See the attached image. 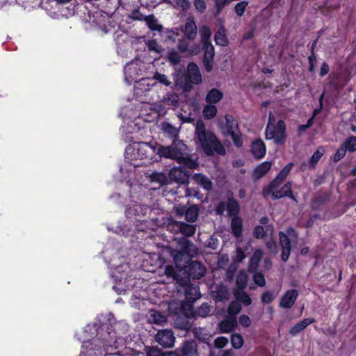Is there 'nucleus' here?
<instances>
[{"instance_id": "0eeeda50", "label": "nucleus", "mask_w": 356, "mask_h": 356, "mask_svg": "<svg viewBox=\"0 0 356 356\" xmlns=\"http://www.w3.org/2000/svg\"><path fill=\"white\" fill-rule=\"evenodd\" d=\"M155 340L163 348H168L174 346L175 337L172 330L163 329L158 331Z\"/></svg>"}, {"instance_id": "37998d69", "label": "nucleus", "mask_w": 356, "mask_h": 356, "mask_svg": "<svg viewBox=\"0 0 356 356\" xmlns=\"http://www.w3.org/2000/svg\"><path fill=\"white\" fill-rule=\"evenodd\" d=\"M230 3V0H214L215 11L213 16L216 17L223 10V8Z\"/></svg>"}, {"instance_id": "dca6fc26", "label": "nucleus", "mask_w": 356, "mask_h": 356, "mask_svg": "<svg viewBox=\"0 0 356 356\" xmlns=\"http://www.w3.org/2000/svg\"><path fill=\"white\" fill-rule=\"evenodd\" d=\"M175 352H177L179 356H197V344L194 341H185Z\"/></svg>"}, {"instance_id": "b1692460", "label": "nucleus", "mask_w": 356, "mask_h": 356, "mask_svg": "<svg viewBox=\"0 0 356 356\" xmlns=\"http://www.w3.org/2000/svg\"><path fill=\"white\" fill-rule=\"evenodd\" d=\"M185 37L190 40H193L197 35V26L194 19H188L184 26L183 30Z\"/></svg>"}, {"instance_id": "7ed1b4c3", "label": "nucleus", "mask_w": 356, "mask_h": 356, "mask_svg": "<svg viewBox=\"0 0 356 356\" xmlns=\"http://www.w3.org/2000/svg\"><path fill=\"white\" fill-rule=\"evenodd\" d=\"M225 126L222 133L226 136H230L236 147H241L243 145L242 135L238 128V120L232 115L227 114L225 116Z\"/></svg>"}, {"instance_id": "5701e85b", "label": "nucleus", "mask_w": 356, "mask_h": 356, "mask_svg": "<svg viewBox=\"0 0 356 356\" xmlns=\"http://www.w3.org/2000/svg\"><path fill=\"white\" fill-rule=\"evenodd\" d=\"M226 29L221 24L214 35V40L216 45L227 47L229 44V40L226 34Z\"/></svg>"}, {"instance_id": "393cba45", "label": "nucleus", "mask_w": 356, "mask_h": 356, "mask_svg": "<svg viewBox=\"0 0 356 356\" xmlns=\"http://www.w3.org/2000/svg\"><path fill=\"white\" fill-rule=\"evenodd\" d=\"M232 233L235 237H241L243 234V220L241 217H232L231 220Z\"/></svg>"}, {"instance_id": "6e6552de", "label": "nucleus", "mask_w": 356, "mask_h": 356, "mask_svg": "<svg viewBox=\"0 0 356 356\" xmlns=\"http://www.w3.org/2000/svg\"><path fill=\"white\" fill-rule=\"evenodd\" d=\"M170 254L173 257L175 265L178 270H183L193 257L191 254H187L177 250H172Z\"/></svg>"}, {"instance_id": "052dcab7", "label": "nucleus", "mask_w": 356, "mask_h": 356, "mask_svg": "<svg viewBox=\"0 0 356 356\" xmlns=\"http://www.w3.org/2000/svg\"><path fill=\"white\" fill-rule=\"evenodd\" d=\"M146 17L138 9L134 10L130 15L131 19L138 21H145Z\"/></svg>"}, {"instance_id": "f704fd0d", "label": "nucleus", "mask_w": 356, "mask_h": 356, "mask_svg": "<svg viewBox=\"0 0 356 356\" xmlns=\"http://www.w3.org/2000/svg\"><path fill=\"white\" fill-rule=\"evenodd\" d=\"M325 152V149L323 147L320 146L317 148V149L314 152L312 156H311L309 164V167L312 168H314L317 165L318 162L320 161L321 157L323 156Z\"/></svg>"}, {"instance_id": "c756f323", "label": "nucleus", "mask_w": 356, "mask_h": 356, "mask_svg": "<svg viewBox=\"0 0 356 356\" xmlns=\"http://www.w3.org/2000/svg\"><path fill=\"white\" fill-rule=\"evenodd\" d=\"M223 97V93L217 88L210 90L206 96L205 101L208 104H216Z\"/></svg>"}, {"instance_id": "8fccbe9b", "label": "nucleus", "mask_w": 356, "mask_h": 356, "mask_svg": "<svg viewBox=\"0 0 356 356\" xmlns=\"http://www.w3.org/2000/svg\"><path fill=\"white\" fill-rule=\"evenodd\" d=\"M275 298L273 292L266 291L261 296V301L263 304H269L274 300Z\"/></svg>"}, {"instance_id": "cd10ccee", "label": "nucleus", "mask_w": 356, "mask_h": 356, "mask_svg": "<svg viewBox=\"0 0 356 356\" xmlns=\"http://www.w3.org/2000/svg\"><path fill=\"white\" fill-rule=\"evenodd\" d=\"M262 258H263V252L261 250L257 249L253 252V254L252 255V257L250 258L249 266H248L249 270L250 272H254V271L257 270V269L259 266V264L260 261H261Z\"/></svg>"}, {"instance_id": "c9c22d12", "label": "nucleus", "mask_w": 356, "mask_h": 356, "mask_svg": "<svg viewBox=\"0 0 356 356\" xmlns=\"http://www.w3.org/2000/svg\"><path fill=\"white\" fill-rule=\"evenodd\" d=\"M202 114L204 119L211 120L217 114V107L211 104H207L203 108Z\"/></svg>"}, {"instance_id": "473e14b6", "label": "nucleus", "mask_w": 356, "mask_h": 356, "mask_svg": "<svg viewBox=\"0 0 356 356\" xmlns=\"http://www.w3.org/2000/svg\"><path fill=\"white\" fill-rule=\"evenodd\" d=\"M184 213L185 220L188 222H194L197 219L199 209L197 205L193 204L188 207Z\"/></svg>"}, {"instance_id": "4be33fe9", "label": "nucleus", "mask_w": 356, "mask_h": 356, "mask_svg": "<svg viewBox=\"0 0 356 356\" xmlns=\"http://www.w3.org/2000/svg\"><path fill=\"white\" fill-rule=\"evenodd\" d=\"M315 322L316 320L314 318H304L291 327L289 330V334L292 336H296L298 334L304 330L307 326Z\"/></svg>"}, {"instance_id": "9d476101", "label": "nucleus", "mask_w": 356, "mask_h": 356, "mask_svg": "<svg viewBox=\"0 0 356 356\" xmlns=\"http://www.w3.org/2000/svg\"><path fill=\"white\" fill-rule=\"evenodd\" d=\"M280 245L282 248L281 258L283 261H286L291 252V243L288 235L283 232H279Z\"/></svg>"}, {"instance_id": "774afa93", "label": "nucleus", "mask_w": 356, "mask_h": 356, "mask_svg": "<svg viewBox=\"0 0 356 356\" xmlns=\"http://www.w3.org/2000/svg\"><path fill=\"white\" fill-rule=\"evenodd\" d=\"M330 72V66L327 63L324 61L321 65L319 70V76L321 77H324L326 76Z\"/></svg>"}, {"instance_id": "ea45409f", "label": "nucleus", "mask_w": 356, "mask_h": 356, "mask_svg": "<svg viewBox=\"0 0 356 356\" xmlns=\"http://www.w3.org/2000/svg\"><path fill=\"white\" fill-rule=\"evenodd\" d=\"M230 341H231L232 346L234 349L241 348L244 343V340H243L242 335L238 333H233L231 335Z\"/></svg>"}, {"instance_id": "c03bdc74", "label": "nucleus", "mask_w": 356, "mask_h": 356, "mask_svg": "<svg viewBox=\"0 0 356 356\" xmlns=\"http://www.w3.org/2000/svg\"><path fill=\"white\" fill-rule=\"evenodd\" d=\"M181 224V221H177L172 218L168 219L167 223V230L170 231L172 233H179L180 232L179 225Z\"/></svg>"}, {"instance_id": "2f4dec72", "label": "nucleus", "mask_w": 356, "mask_h": 356, "mask_svg": "<svg viewBox=\"0 0 356 356\" xmlns=\"http://www.w3.org/2000/svg\"><path fill=\"white\" fill-rule=\"evenodd\" d=\"M179 225V233L184 236V237H191L196 232L197 226L195 225L188 224L181 221V224Z\"/></svg>"}, {"instance_id": "0e129e2a", "label": "nucleus", "mask_w": 356, "mask_h": 356, "mask_svg": "<svg viewBox=\"0 0 356 356\" xmlns=\"http://www.w3.org/2000/svg\"><path fill=\"white\" fill-rule=\"evenodd\" d=\"M239 323L245 327H248L251 325V320L248 315L242 314L238 318Z\"/></svg>"}, {"instance_id": "423d86ee", "label": "nucleus", "mask_w": 356, "mask_h": 356, "mask_svg": "<svg viewBox=\"0 0 356 356\" xmlns=\"http://www.w3.org/2000/svg\"><path fill=\"white\" fill-rule=\"evenodd\" d=\"M286 125L283 120H280L275 126H267L266 129V138L267 140H273L277 145H282L285 142L286 138Z\"/></svg>"}, {"instance_id": "4468645a", "label": "nucleus", "mask_w": 356, "mask_h": 356, "mask_svg": "<svg viewBox=\"0 0 356 356\" xmlns=\"http://www.w3.org/2000/svg\"><path fill=\"white\" fill-rule=\"evenodd\" d=\"M250 152L253 157L257 160L263 159L266 154L264 142L259 138L252 143Z\"/></svg>"}, {"instance_id": "f257e3e1", "label": "nucleus", "mask_w": 356, "mask_h": 356, "mask_svg": "<svg viewBox=\"0 0 356 356\" xmlns=\"http://www.w3.org/2000/svg\"><path fill=\"white\" fill-rule=\"evenodd\" d=\"M163 131L172 139V143L170 146H163L154 143L155 146L151 143H143L145 146L150 147L153 152H156L160 157L171 159L176 160L178 163L182 165L183 167L195 169L197 166V163L193 161L187 153L188 147L183 141L177 139L179 131L168 122H164L162 124Z\"/></svg>"}, {"instance_id": "603ef678", "label": "nucleus", "mask_w": 356, "mask_h": 356, "mask_svg": "<svg viewBox=\"0 0 356 356\" xmlns=\"http://www.w3.org/2000/svg\"><path fill=\"white\" fill-rule=\"evenodd\" d=\"M253 281L259 286H264L266 285L264 275L261 272L254 273L253 275Z\"/></svg>"}, {"instance_id": "f03ea898", "label": "nucleus", "mask_w": 356, "mask_h": 356, "mask_svg": "<svg viewBox=\"0 0 356 356\" xmlns=\"http://www.w3.org/2000/svg\"><path fill=\"white\" fill-rule=\"evenodd\" d=\"M195 142L206 155L213 156L218 154L224 156L226 154L225 147L216 135L211 130L207 129L202 120H198L195 124Z\"/></svg>"}, {"instance_id": "de8ad7c7", "label": "nucleus", "mask_w": 356, "mask_h": 356, "mask_svg": "<svg viewBox=\"0 0 356 356\" xmlns=\"http://www.w3.org/2000/svg\"><path fill=\"white\" fill-rule=\"evenodd\" d=\"M168 60L172 65H177L181 60V57L179 54L175 51L172 50L168 54Z\"/></svg>"}, {"instance_id": "6ab92c4d", "label": "nucleus", "mask_w": 356, "mask_h": 356, "mask_svg": "<svg viewBox=\"0 0 356 356\" xmlns=\"http://www.w3.org/2000/svg\"><path fill=\"white\" fill-rule=\"evenodd\" d=\"M174 326L179 330L189 331L192 327L190 316L186 313L184 315H177L174 319Z\"/></svg>"}, {"instance_id": "680f3d73", "label": "nucleus", "mask_w": 356, "mask_h": 356, "mask_svg": "<svg viewBox=\"0 0 356 356\" xmlns=\"http://www.w3.org/2000/svg\"><path fill=\"white\" fill-rule=\"evenodd\" d=\"M166 354L155 347H150L147 350V356H165Z\"/></svg>"}, {"instance_id": "bb28decb", "label": "nucleus", "mask_w": 356, "mask_h": 356, "mask_svg": "<svg viewBox=\"0 0 356 356\" xmlns=\"http://www.w3.org/2000/svg\"><path fill=\"white\" fill-rule=\"evenodd\" d=\"M328 195L327 193L319 194L312 199L310 203V208L313 211H319L321 207L328 200Z\"/></svg>"}, {"instance_id": "a211bd4d", "label": "nucleus", "mask_w": 356, "mask_h": 356, "mask_svg": "<svg viewBox=\"0 0 356 356\" xmlns=\"http://www.w3.org/2000/svg\"><path fill=\"white\" fill-rule=\"evenodd\" d=\"M210 35L211 33L209 29H207V33H204L202 35V44L204 50V57L205 58H211L213 59L215 56V50L214 47L212 45L210 41Z\"/></svg>"}, {"instance_id": "a18cd8bd", "label": "nucleus", "mask_w": 356, "mask_h": 356, "mask_svg": "<svg viewBox=\"0 0 356 356\" xmlns=\"http://www.w3.org/2000/svg\"><path fill=\"white\" fill-rule=\"evenodd\" d=\"M248 6V1H241L237 3L234 6V11L237 16L242 17L244 15V13Z\"/></svg>"}, {"instance_id": "4d7b16f0", "label": "nucleus", "mask_w": 356, "mask_h": 356, "mask_svg": "<svg viewBox=\"0 0 356 356\" xmlns=\"http://www.w3.org/2000/svg\"><path fill=\"white\" fill-rule=\"evenodd\" d=\"M228 343V339L225 337H218L214 340V346L216 348H222Z\"/></svg>"}, {"instance_id": "338daca9", "label": "nucleus", "mask_w": 356, "mask_h": 356, "mask_svg": "<svg viewBox=\"0 0 356 356\" xmlns=\"http://www.w3.org/2000/svg\"><path fill=\"white\" fill-rule=\"evenodd\" d=\"M202 63L204 67L207 72H210L213 70V59L203 58Z\"/></svg>"}, {"instance_id": "9b49d317", "label": "nucleus", "mask_w": 356, "mask_h": 356, "mask_svg": "<svg viewBox=\"0 0 356 356\" xmlns=\"http://www.w3.org/2000/svg\"><path fill=\"white\" fill-rule=\"evenodd\" d=\"M271 197L274 200L286 197L291 199L295 203H298L297 198L293 194L291 181H287L280 190L275 191Z\"/></svg>"}, {"instance_id": "ddd939ff", "label": "nucleus", "mask_w": 356, "mask_h": 356, "mask_svg": "<svg viewBox=\"0 0 356 356\" xmlns=\"http://www.w3.org/2000/svg\"><path fill=\"white\" fill-rule=\"evenodd\" d=\"M169 177L177 183L186 184L189 179V172L183 168H173L169 172Z\"/></svg>"}, {"instance_id": "49530a36", "label": "nucleus", "mask_w": 356, "mask_h": 356, "mask_svg": "<svg viewBox=\"0 0 356 356\" xmlns=\"http://www.w3.org/2000/svg\"><path fill=\"white\" fill-rule=\"evenodd\" d=\"M241 310V307L239 303L232 302L227 308L229 316H235Z\"/></svg>"}, {"instance_id": "e2e57ef3", "label": "nucleus", "mask_w": 356, "mask_h": 356, "mask_svg": "<svg viewBox=\"0 0 356 356\" xmlns=\"http://www.w3.org/2000/svg\"><path fill=\"white\" fill-rule=\"evenodd\" d=\"M324 95H325V92H323L321 95V96H320V97L318 99V103H319L318 108H316L314 109V111H313L312 116V118H314L322 111L323 107V98H324Z\"/></svg>"}, {"instance_id": "864d4df0", "label": "nucleus", "mask_w": 356, "mask_h": 356, "mask_svg": "<svg viewBox=\"0 0 356 356\" xmlns=\"http://www.w3.org/2000/svg\"><path fill=\"white\" fill-rule=\"evenodd\" d=\"M154 79L165 86H169L171 84L167 76L163 74L156 72L154 75Z\"/></svg>"}, {"instance_id": "79ce46f5", "label": "nucleus", "mask_w": 356, "mask_h": 356, "mask_svg": "<svg viewBox=\"0 0 356 356\" xmlns=\"http://www.w3.org/2000/svg\"><path fill=\"white\" fill-rule=\"evenodd\" d=\"M211 310V306L208 303L204 302L199 307H197L195 312L197 316L205 318L210 314Z\"/></svg>"}, {"instance_id": "e433bc0d", "label": "nucleus", "mask_w": 356, "mask_h": 356, "mask_svg": "<svg viewBox=\"0 0 356 356\" xmlns=\"http://www.w3.org/2000/svg\"><path fill=\"white\" fill-rule=\"evenodd\" d=\"M234 296L236 298L245 306L250 305L252 304V299L250 296L244 291V290L235 291Z\"/></svg>"}, {"instance_id": "09e8293b", "label": "nucleus", "mask_w": 356, "mask_h": 356, "mask_svg": "<svg viewBox=\"0 0 356 356\" xmlns=\"http://www.w3.org/2000/svg\"><path fill=\"white\" fill-rule=\"evenodd\" d=\"M346 149L341 144L332 157L333 161L337 163L341 161L346 156Z\"/></svg>"}, {"instance_id": "bf43d9fd", "label": "nucleus", "mask_w": 356, "mask_h": 356, "mask_svg": "<svg viewBox=\"0 0 356 356\" xmlns=\"http://www.w3.org/2000/svg\"><path fill=\"white\" fill-rule=\"evenodd\" d=\"M267 249L273 254H277L278 247L275 241L271 239L266 243Z\"/></svg>"}, {"instance_id": "5fc2aeb1", "label": "nucleus", "mask_w": 356, "mask_h": 356, "mask_svg": "<svg viewBox=\"0 0 356 356\" xmlns=\"http://www.w3.org/2000/svg\"><path fill=\"white\" fill-rule=\"evenodd\" d=\"M194 6L197 12L202 14L207 9V4L204 0H194Z\"/></svg>"}, {"instance_id": "58836bf2", "label": "nucleus", "mask_w": 356, "mask_h": 356, "mask_svg": "<svg viewBox=\"0 0 356 356\" xmlns=\"http://www.w3.org/2000/svg\"><path fill=\"white\" fill-rule=\"evenodd\" d=\"M99 335L100 332L99 331H97V338L92 339L93 343H95L97 341H99V343H97L96 346H99V348H103L105 349L106 347L110 346L111 341L108 338H111V339H112V337L110 336L109 332H107L106 336H105L103 338L99 337Z\"/></svg>"}, {"instance_id": "a878e982", "label": "nucleus", "mask_w": 356, "mask_h": 356, "mask_svg": "<svg viewBox=\"0 0 356 356\" xmlns=\"http://www.w3.org/2000/svg\"><path fill=\"white\" fill-rule=\"evenodd\" d=\"M193 179L204 190L209 191L212 189V181L206 175L200 173H196L193 176Z\"/></svg>"}, {"instance_id": "7c9ffc66", "label": "nucleus", "mask_w": 356, "mask_h": 356, "mask_svg": "<svg viewBox=\"0 0 356 356\" xmlns=\"http://www.w3.org/2000/svg\"><path fill=\"white\" fill-rule=\"evenodd\" d=\"M181 273H183V270H178L176 266L167 265L165 267V274L168 277H172L174 280L177 282L183 281L184 279L181 277Z\"/></svg>"}, {"instance_id": "f3484780", "label": "nucleus", "mask_w": 356, "mask_h": 356, "mask_svg": "<svg viewBox=\"0 0 356 356\" xmlns=\"http://www.w3.org/2000/svg\"><path fill=\"white\" fill-rule=\"evenodd\" d=\"M227 216L232 218L239 216L241 207L238 202L234 197L232 193L227 197L226 202Z\"/></svg>"}, {"instance_id": "72a5a7b5", "label": "nucleus", "mask_w": 356, "mask_h": 356, "mask_svg": "<svg viewBox=\"0 0 356 356\" xmlns=\"http://www.w3.org/2000/svg\"><path fill=\"white\" fill-rule=\"evenodd\" d=\"M248 280V276L247 273L243 270H241L236 278V291L244 290L247 286Z\"/></svg>"}, {"instance_id": "20e7f679", "label": "nucleus", "mask_w": 356, "mask_h": 356, "mask_svg": "<svg viewBox=\"0 0 356 356\" xmlns=\"http://www.w3.org/2000/svg\"><path fill=\"white\" fill-rule=\"evenodd\" d=\"M202 81V74L197 64L189 63L187 67V71L181 85L185 91H190L193 84H200Z\"/></svg>"}, {"instance_id": "c85d7f7f", "label": "nucleus", "mask_w": 356, "mask_h": 356, "mask_svg": "<svg viewBox=\"0 0 356 356\" xmlns=\"http://www.w3.org/2000/svg\"><path fill=\"white\" fill-rule=\"evenodd\" d=\"M282 182L275 177L266 186L262 189V195L266 197L269 195L272 196L275 191L278 189Z\"/></svg>"}, {"instance_id": "412c9836", "label": "nucleus", "mask_w": 356, "mask_h": 356, "mask_svg": "<svg viewBox=\"0 0 356 356\" xmlns=\"http://www.w3.org/2000/svg\"><path fill=\"white\" fill-rule=\"evenodd\" d=\"M272 164L269 161H264L256 166L252 172V179L258 180L266 175L270 170Z\"/></svg>"}, {"instance_id": "1a4fd4ad", "label": "nucleus", "mask_w": 356, "mask_h": 356, "mask_svg": "<svg viewBox=\"0 0 356 356\" xmlns=\"http://www.w3.org/2000/svg\"><path fill=\"white\" fill-rule=\"evenodd\" d=\"M176 250L187 254H191L193 257L197 254L198 250L196 245L186 237L179 238L177 241V249Z\"/></svg>"}, {"instance_id": "f8f14e48", "label": "nucleus", "mask_w": 356, "mask_h": 356, "mask_svg": "<svg viewBox=\"0 0 356 356\" xmlns=\"http://www.w3.org/2000/svg\"><path fill=\"white\" fill-rule=\"evenodd\" d=\"M298 296V291L296 289L287 290L282 296L280 301V307L284 309L291 308Z\"/></svg>"}, {"instance_id": "13d9d810", "label": "nucleus", "mask_w": 356, "mask_h": 356, "mask_svg": "<svg viewBox=\"0 0 356 356\" xmlns=\"http://www.w3.org/2000/svg\"><path fill=\"white\" fill-rule=\"evenodd\" d=\"M307 60L309 64L308 71L310 73H314L316 71V63L317 60L316 56H314L313 54L309 55L307 58Z\"/></svg>"}, {"instance_id": "4c0bfd02", "label": "nucleus", "mask_w": 356, "mask_h": 356, "mask_svg": "<svg viewBox=\"0 0 356 356\" xmlns=\"http://www.w3.org/2000/svg\"><path fill=\"white\" fill-rule=\"evenodd\" d=\"M146 24L148 28L152 31H161L163 26L158 24V20L156 19L154 15H150L146 17Z\"/></svg>"}, {"instance_id": "69168bd1", "label": "nucleus", "mask_w": 356, "mask_h": 356, "mask_svg": "<svg viewBox=\"0 0 356 356\" xmlns=\"http://www.w3.org/2000/svg\"><path fill=\"white\" fill-rule=\"evenodd\" d=\"M178 101V96L173 94L168 95V97L165 98V102L171 106H177Z\"/></svg>"}, {"instance_id": "39448f33", "label": "nucleus", "mask_w": 356, "mask_h": 356, "mask_svg": "<svg viewBox=\"0 0 356 356\" xmlns=\"http://www.w3.org/2000/svg\"><path fill=\"white\" fill-rule=\"evenodd\" d=\"M207 273V268L205 265L196 260H192L186 265V268L183 269V275H185V279L183 282H190V280H200Z\"/></svg>"}, {"instance_id": "3c124183", "label": "nucleus", "mask_w": 356, "mask_h": 356, "mask_svg": "<svg viewBox=\"0 0 356 356\" xmlns=\"http://www.w3.org/2000/svg\"><path fill=\"white\" fill-rule=\"evenodd\" d=\"M147 48L149 51L161 53L163 51L162 47L159 44L156 40H150L147 43Z\"/></svg>"}, {"instance_id": "2eb2a0df", "label": "nucleus", "mask_w": 356, "mask_h": 356, "mask_svg": "<svg viewBox=\"0 0 356 356\" xmlns=\"http://www.w3.org/2000/svg\"><path fill=\"white\" fill-rule=\"evenodd\" d=\"M186 284L185 296L187 300L191 303L195 302L201 297L198 286L191 284L190 282H183Z\"/></svg>"}, {"instance_id": "a19ab883", "label": "nucleus", "mask_w": 356, "mask_h": 356, "mask_svg": "<svg viewBox=\"0 0 356 356\" xmlns=\"http://www.w3.org/2000/svg\"><path fill=\"white\" fill-rule=\"evenodd\" d=\"M348 152H356V136H351L347 138L342 143Z\"/></svg>"}, {"instance_id": "6e6d98bb", "label": "nucleus", "mask_w": 356, "mask_h": 356, "mask_svg": "<svg viewBox=\"0 0 356 356\" xmlns=\"http://www.w3.org/2000/svg\"><path fill=\"white\" fill-rule=\"evenodd\" d=\"M253 235L257 239L263 238L266 236L264 228L261 225H257L253 230Z\"/></svg>"}, {"instance_id": "aec40b11", "label": "nucleus", "mask_w": 356, "mask_h": 356, "mask_svg": "<svg viewBox=\"0 0 356 356\" xmlns=\"http://www.w3.org/2000/svg\"><path fill=\"white\" fill-rule=\"evenodd\" d=\"M237 326V321L236 316H227L222 320L220 324V330L222 333H229L235 330Z\"/></svg>"}]
</instances>
